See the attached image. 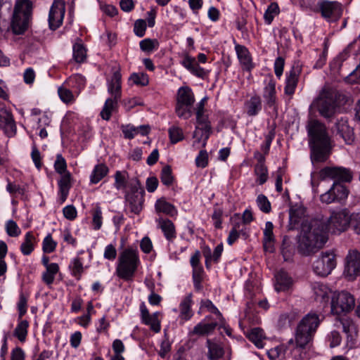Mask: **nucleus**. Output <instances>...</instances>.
I'll use <instances>...</instances> for the list:
<instances>
[{
    "instance_id": "4d7b16f0",
    "label": "nucleus",
    "mask_w": 360,
    "mask_h": 360,
    "mask_svg": "<svg viewBox=\"0 0 360 360\" xmlns=\"http://www.w3.org/2000/svg\"><path fill=\"white\" fill-rule=\"evenodd\" d=\"M130 79L137 85L146 86L148 84V77L143 73H134L131 75Z\"/></svg>"
},
{
    "instance_id": "2f4dec72",
    "label": "nucleus",
    "mask_w": 360,
    "mask_h": 360,
    "mask_svg": "<svg viewBox=\"0 0 360 360\" xmlns=\"http://www.w3.org/2000/svg\"><path fill=\"white\" fill-rule=\"evenodd\" d=\"M247 114L249 116H255L262 109V101L259 96H255L245 103Z\"/></svg>"
},
{
    "instance_id": "c9c22d12",
    "label": "nucleus",
    "mask_w": 360,
    "mask_h": 360,
    "mask_svg": "<svg viewBox=\"0 0 360 360\" xmlns=\"http://www.w3.org/2000/svg\"><path fill=\"white\" fill-rule=\"evenodd\" d=\"M289 214L290 229H296L304 215V210L302 207L291 208Z\"/></svg>"
},
{
    "instance_id": "37998d69",
    "label": "nucleus",
    "mask_w": 360,
    "mask_h": 360,
    "mask_svg": "<svg viewBox=\"0 0 360 360\" xmlns=\"http://www.w3.org/2000/svg\"><path fill=\"white\" fill-rule=\"evenodd\" d=\"M127 173L125 171H117L115 174V187L117 189L125 188L128 187L127 184Z\"/></svg>"
},
{
    "instance_id": "ea45409f",
    "label": "nucleus",
    "mask_w": 360,
    "mask_h": 360,
    "mask_svg": "<svg viewBox=\"0 0 360 360\" xmlns=\"http://www.w3.org/2000/svg\"><path fill=\"white\" fill-rule=\"evenodd\" d=\"M255 172L258 176V182L260 185L264 184L268 178L267 168L264 162L260 160L255 167Z\"/></svg>"
},
{
    "instance_id": "7c9ffc66",
    "label": "nucleus",
    "mask_w": 360,
    "mask_h": 360,
    "mask_svg": "<svg viewBox=\"0 0 360 360\" xmlns=\"http://www.w3.org/2000/svg\"><path fill=\"white\" fill-rule=\"evenodd\" d=\"M108 167L103 163L96 165L90 176L91 184H98L102 179H103L108 173Z\"/></svg>"
},
{
    "instance_id": "39448f33",
    "label": "nucleus",
    "mask_w": 360,
    "mask_h": 360,
    "mask_svg": "<svg viewBox=\"0 0 360 360\" xmlns=\"http://www.w3.org/2000/svg\"><path fill=\"white\" fill-rule=\"evenodd\" d=\"M140 264L139 251L136 248L128 247L119 255L116 274L125 281H131Z\"/></svg>"
},
{
    "instance_id": "6e6d98bb",
    "label": "nucleus",
    "mask_w": 360,
    "mask_h": 360,
    "mask_svg": "<svg viewBox=\"0 0 360 360\" xmlns=\"http://www.w3.org/2000/svg\"><path fill=\"white\" fill-rule=\"evenodd\" d=\"M6 229L7 234L11 237H17L21 233L20 228L13 220L7 221Z\"/></svg>"
},
{
    "instance_id": "7ed1b4c3",
    "label": "nucleus",
    "mask_w": 360,
    "mask_h": 360,
    "mask_svg": "<svg viewBox=\"0 0 360 360\" xmlns=\"http://www.w3.org/2000/svg\"><path fill=\"white\" fill-rule=\"evenodd\" d=\"M319 176L322 181L327 179L336 180L328 191L320 195L321 202L330 204L347 198L348 189L339 181L350 182L352 181V172L350 169L342 167H325L320 170Z\"/></svg>"
},
{
    "instance_id": "a18cd8bd",
    "label": "nucleus",
    "mask_w": 360,
    "mask_h": 360,
    "mask_svg": "<svg viewBox=\"0 0 360 360\" xmlns=\"http://www.w3.org/2000/svg\"><path fill=\"white\" fill-rule=\"evenodd\" d=\"M160 179L162 183L165 186H170L173 183L174 177L172 173L171 167L169 165L165 166L161 171Z\"/></svg>"
},
{
    "instance_id": "c756f323",
    "label": "nucleus",
    "mask_w": 360,
    "mask_h": 360,
    "mask_svg": "<svg viewBox=\"0 0 360 360\" xmlns=\"http://www.w3.org/2000/svg\"><path fill=\"white\" fill-rule=\"evenodd\" d=\"M217 326L218 323L217 322H212L209 323L200 322L193 328L191 334L200 336L207 335L212 333Z\"/></svg>"
},
{
    "instance_id": "cd10ccee",
    "label": "nucleus",
    "mask_w": 360,
    "mask_h": 360,
    "mask_svg": "<svg viewBox=\"0 0 360 360\" xmlns=\"http://www.w3.org/2000/svg\"><path fill=\"white\" fill-rule=\"evenodd\" d=\"M108 91L115 98L121 97V74L119 71L114 72L111 82L108 86Z\"/></svg>"
},
{
    "instance_id": "5701e85b",
    "label": "nucleus",
    "mask_w": 360,
    "mask_h": 360,
    "mask_svg": "<svg viewBox=\"0 0 360 360\" xmlns=\"http://www.w3.org/2000/svg\"><path fill=\"white\" fill-rule=\"evenodd\" d=\"M300 73V69L297 68H292L289 72L286 77L285 94L292 96L295 93V88L297 85L298 77Z\"/></svg>"
},
{
    "instance_id": "4c0bfd02",
    "label": "nucleus",
    "mask_w": 360,
    "mask_h": 360,
    "mask_svg": "<svg viewBox=\"0 0 360 360\" xmlns=\"http://www.w3.org/2000/svg\"><path fill=\"white\" fill-rule=\"evenodd\" d=\"M34 236L32 233L29 231L25 234V241L21 244L20 250L25 255H29L34 250L33 240Z\"/></svg>"
},
{
    "instance_id": "412c9836",
    "label": "nucleus",
    "mask_w": 360,
    "mask_h": 360,
    "mask_svg": "<svg viewBox=\"0 0 360 360\" xmlns=\"http://www.w3.org/2000/svg\"><path fill=\"white\" fill-rule=\"evenodd\" d=\"M158 226L164 233L165 238L169 243L173 242L176 238V232L174 223L168 219L160 218L158 220Z\"/></svg>"
},
{
    "instance_id": "473e14b6",
    "label": "nucleus",
    "mask_w": 360,
    "mask_h": 360,
    "mask_svg": "<svg viewBox=\"0 0 360 360\" xmlns=\"http://www.w3.org/2000/svg\"><path fill=\"white\" fill-rule=\"evenodd\" d=\"M155 207L158 212H162L170 217H173L177 214V211L174 206L167 202L163 198L158 200L155 202Z\"/></svg>"
},
{
    "instance_id": "58836bf2",
    "label": "nucleus",
    "mask_w": 360,
    "mask_h": 360,
    "mask_svg": "<svg viewBox=\"0 0 360 360\" xmlns=\"http://www.w3.org/2000/svg\"><path fill=\"white\" fill-rule=\"evenodd\" d=\"M297 313L295 311L281 314L278 320V326L283 328L290 326L291 323L297 319Z\"/></svg>"
},
{
    "instance_id": "b1692460",
    "label": "nucleus",
    "mask_w": 360,
    "mask_h": 360,
    "mask_svg": "<svg viewBox=\"0 0 360 360\" xmlns=\"http://www.w3.org/2000/svg\"><path fill=\"white\" fill-rule=\"evenodd\" d=\"M235 49L238 58L240 63L244 66V68L247 70H250L253 68V65L248 49L244 46L237 44L235 46Z\"/></svg>"
},
{
    "instance_id": "49530a36",
    "label": "nucleus",
    "mask_w": 360,
    "mask_h": 360,
    "mask_svg": "<svg viewBox=\"0 0 360 360\" xmlns=\"http://www.w3.org/2000/svg\"><path fill=\"white\" fill-rule=\"evenodd\" d=\"M92 224L95 230H99L102 226V211L98 205H96L92 212Z\"/></svg>"
},
{
    "instance_id": "338daca9",
    "label": "nucleus",
    "mask_w": 360,
    "mask_h": 360,
    "mask_svg": "<svg viewBox=\"0 0 360 360\" xmlns=\"http://www.w3.org/2000/svg\"><path fill=\"white\" fill-rule=\"evenodd\" d=\"M200 257L201 254L199 250H196L191 257V265L193 269H202V266L200 265Z\"/></svg>"
},
{
    "instance_id": "9b49d317",
    "label": "nucleus",
    "mask_w": 360,
    "mask_h": 360,
    "mask_svg": "<svg viewBox=\"0 0 360 360\" xmlns=\"http://www.w3.org/2000/svg\"><path fill=\"white\" fill-rule=\"evenodd\" d=\"M196 120L197 126L193 133V138L195 140L193 141V146L198 147V145L202 142V147H205L212 133L211 124L205 112H196Z\"/></svg>"
},
{
    "instance_id": "1a4fd4ad",
    "label": "nucleus",
    "mask_w": 360,
    "mask_h": 360,
    "mask_svg": "<svg viewBox=\"0 0 360 360\" xmlns=\"http://www.w3.org/2000/svg\"><path fill=\"white\" fill-rule=\"evenodd\" d=\"M337 92L330 88H324L313 105L320 115L325 118L332 117L335 111V100Z\"/></svg>"
},
{
    "instance_id": "13d9d810",
    "label": "nucleus",
    "mask_w": 360,
    "mask_h": 360,
    "mask_svg": "<svg viewBox=\"0 0 360 360\" xmlns=\"http://www.w3.org/2000/svg\"><path fill=\"white\" fill-rule=\"evenodd\" d=\"M146 30V22L144 20H137L134 23V32L135 34L139 37H142L145 34Z\"/></svg>"
},
{
    "instance_id": "6ab92c4d",
    "label": "nucleus",
    "mask_w": 360,
    "mask_h": 360,
    "mask_svg": "<svg viewBox=\"0 0 360 360\" xmlns=\"http://www.w3.org/2000/svg\"><path fill=\"white\" fill-rule=\"evenodd\" d=\"M337 134L342 137L346 143L350 144L354 139V131L348 124L347 119L341 117L335 124Z\"/></svg>"
},
{
    "instance_id": "f8f14e48",
    "label": "nucleus",
    "mask_w": 360,
    "mask_h": 360,
    "mask_svg": "<svg viewBox=\"0 0 360 360\" xmlns=\"http://www.w3.org/2000/svg\"><path fill=\"white\" fill-rule=\"evenodd\" d=\"M355 305L354 297L346 291H342L333 295L331 301L333 313L340 314L352 310Z\"/></svg>"
},
{
    "instance_id": "a211bd4d",
    "label": "nucleus",
    "mask_w": 360,
    "mask_h": 360,
    "mask_svg": "<svg viewBox=\"0 0 360 360\" xmlns=\"http://www.w3.org/2000/svg\"><path fill=\"white\" fill-rule=\"evenodd\" d=\"M274 288L277 292L288 290L292 285V279L288 272L283 269L279 270L274 276Z\"/></svg>"
},
{
    "instance_id": "bb28decb",
    "label": "nucleus",
    "mask_w": 360,
    "mask_h": 360,
    "mask_svg": "<svg viewBox=\"0 0 360 360\" xmlns=\"http://www.w3.org/2000/svg\"><path fill=\"white\" fill-rule=\"evenodd\" d=\"M192 295L189 294L181 301L180 308V318L184 321L190 319L193 316L191 310Z\"/></svg>"
},
{
    "instance_id": "0e129e2a",
    "label": "nucleus",
    "mask_w": 360,
    "mask_h": 360,
    "mask_svg": "<svg viewBox=\"0 0 360 360\" xmlns=\"http://www.w3.org/2000/svg\"><path fill=\"white\" fill-rule=\"evenodd\" d=\"M103 257L105 259L113 261L117 257V250L115 247L112 245H108L104 251Z\"/></svg>"
},
{
    "instance_id": "864d4df0",
    "label": "nucleus",
    "mask_w": 360,
    "mask_h": 360,
    "mask_svg": "<svg viewBox=\"0 0 360 360\" xmlns=\"http://www.w3.org/2000/svg\"><path fill=\"white\" fill-rule=\"evenodd\" d=\"M58 92L60 98L64 103H72L75 101L74 95L70 89H68L64 86H60L58 88Z\"/></svg>"
},
{
    "instance_id": "4be33fe9",
    "label": "nucleus",
    "mask_w": 360,
    "mask_h": 360,
    "mask_svg": "<svg viewBox=\"0 0 360 360\" xmlns=\"http://www.w3.org/2000/svg\"><path fill=\"white\" fill-rule=\"evenodd\" d=\"M263 96L266 105L276 111V82L273 79H270L264 87Z\"/></svg>"
},
{
    "instance_id": "423d86ee",
    "label": "nucleus",
    "mask_w": 360,
    "mask_h": 360,
    "mask_svg": "<svg viewBox=\"0 0 360 360\" xmlns=\"http://www.w3.org/2000/svg\"><path fill=\"white\" fill-rule=\"evenodd\" d=\"M32 8L30 0L16 1L11 20V28L15 34H21L28 28Z\"/></svg>"
},
{
    "instance_id": "3c124183",
    "label": "nucleus",
    "mask_w": 360,
    "mask_h": 360,
    "mask_svg": "<svg viewBox=\"0 0 360 360\" xmlns=\"http://www.w3.org/2000/svg\"><path fill=\"white\" fill-rule=\"evenodd\" d=\"M169 136L172 143H176L184 138L182 129L178 127H172L169 128Z\"/></svg>"
},
{
    "instance_id": "de8ad7c7",
    "label": "nucleus",
    "mask_w": 360,
    "mask_h": 360,
    "mask_svg": "<svg viewBox=\"0 0 360 360\" xmlns=\"http://www.w3.org/2000/svg\"><path fill=\"white\" fill-rule=\"evenodd\" d=\"M72 275L77 279H79L84 271L83 264L79 258L76 257L70 265Z\"/></svg>"
},
{
    "instance_id": "6e6552de",
    "label": "nucleus",
    "mask_w": 360,
    "mask_h": 360,
    "mask_svg": "<svg viewBox=\"0 0 360 360\" xmlns=\"http://www.w3.org/2000/svg\"><path fill=\"white\" fill-rule=\"evenodd\" d=\"M144 190L138 179L134 178L128 184V190L125 192L126 206L134 214H139L143 208Z\"/></svg>"
},
{
    "instance_id": "dca6fc26",
    "label": "nucleus",
    "mask_w": 360,
    "mask_h": 360,
    "mask_svg": "<svg viewBox=\"0 0 360 360\" xmlns=\"http://www.w3.org/2000/svg\"><path fill=\"white\" fill-rule=\"evenodd\" d=\"M0 128L8 137L15 135L17 128L12 113L6 109H0Z\"/></svg>"
},
{
    "instance_id": "e433bc0d",
    "label": "nucleus",
    "mask_w": 360,
    "mask_h": 360,
    "mask_svg": "<svg viewBox=\"0 0 360 360\" xmlns=\"http://www.w3.org/2000/svg\"><path fill=\"white\" fill-rule=\"evenodd\" d=\"M86 57V51L84 45L81 43V39H77V41L73 45V58L77 63H83Z\"/></svg>"
},
{
    "instance_id": "ddd939ff",
    "label": "nucleus",
    "mask_w": 360,
    "mask_h": 360,
    "mask_svg": "<svg viewBox=\"0 0 360 360\" xmlns=\"http://www.w3.org/2000/svg\"><path fill=\"white\" fill-rule=\"evenodd\" d=\"M65 12V3L64 0H54L49 15V23L51 30L58 28L63 20Z\"/></svg>"
},
{
    "instance_id": "a19ab883",
    "label": "nucleus",
    "mask_w": 360,
    "mask_h": 360,
    "mask_svg": "<svg viewBox=\"0 0 360 360\" xmlns=\"http://www.w3.org/2000/svg\"><path fill=\"white\" fill-rule=\"evenodd\" d=\"M28 322L26 320L21 321L14 330V335L20 342L25 340L27 334Z\"/></svg>"
},
{
    "instance_id": "052dcab7",
    "label": "nucleus",
    "mask_w": 360,
    "mask_h": 360,
    "mask_svg": "<svg viewBox=\"0 0 360 360\" xmlns=\"http://www.w3.org/2000/svg\"><path fill=\"white\" fill-rule=\"evenodd\" d=\"M223 211L219 207H216L212 214V219L214 221V225L216 229L221 228V217Z\"/></svg>"
},
{
    "instance_id": "393cba45",
    "label": "nucleus",
    "mask_w": 360,
    "mask_h": 360,
    "mask_svg": "<svg viewBox=\"0 0 360 360\" xmlns=\"http://www.w3.org/2000/svg\"><path fill=\"white\" fill-rule=\"evenodd\" d=\"M58 186L60 199L63 203L66 200L69 190L71 188V174L70 172L61 175V178L58 181Z\"/></svg>"
},
{
    "instance_id": "c85d7f7f",
    "label": "nucleus",
    "mask_w": 360,
    "mask_h": 360,
    "mask_svg": "<svg viewBox=\"0 0 360 360\" xmlns=\"http://www.w3.org/2000/svg\"><path fill=\"white\" fill-rule=\"evenodd\" d=\"M208 356L211 360H217L223 356L224 354L222 345L217 342L207 340Z\"/></svg>"
},
{
    "instance_id": "2eb2a0df",
    "label": "nucleus",
    "mask_w": 360,
    "mask_h": 360,
    "mask_svg": "<svg viewBox=\"0 0 360 360\" xmlns=\"http://www.w3.org/2000/svg\"><path fill=\"white\" fill-rule=\"evenodd\" d=\"M321 15L324 18L336 20L342 13V5L338 1H324L319 4Z\"/></svg>"
},
{
    "instance_id": "a878e982",
    "label": "nucleus",
    "mask_w": 360,
    "mask_h": 360,
    "mask_svg": "<svg viewBox=\"0 0 360 360\" xmlns=\"http://www.w3.org/2000/svg\"><path fill=\"white\" fill-rule=\"evenodd\" d=\"M247 338L255 345L261 349L264 347V340L266 339L264 331L259 328H254L247 334Z\"/></svg>"
},
{
    "instance_id": "f03ea898",
    "label": "nucleus",
    "mask_w": 360,
    "mask_h": 360,
    "mask_svg": "<svg viewBox=\"0 0 360 360\" xmlns=\"http://www.w3.org/2000/svg\"><path fill=\"white\" fill-rule=\"evenodd\" d=\"M307 130L311 162L314 164L326 162L331 153L333 147L326 127L320 121L311 119L307 122Z\"/></svg>"
},
{
    "instance_id": "f257e3e1",
    "label": "nucleus",
    "mask_w": 360,
    "mask_h": 360,
    "mask_svg": "<svg viewBox=\"0 0 360 360\" xmlns=\"http://www.w3.org/2000/svg\"><path fill=\"white\" fill-rule=\"evenodd\" d=\"M350 212L346 209L332 210L326 220L314 219L302 224V232L299 238L297 250L309 256L323 248L328 240V232L340 234L350 226Z\"/></svg>"
},
{
    "instance_id": "5fc2aeb1",
    "label": "nucleus",
    "mask_w": 360,
    "mask_h": 360,
    "mask_svg": "<svg viewBox=\"0 0 360 360\" xmlns=\"http://www.w3.org/2000/svg\"><path fill=\"white\" fill-rule=\"evenodd\" d=\"M57 243L55 242L51 234H48L43 240L42 250L45 253L53 252L56 248Z\"/></svg>"
},
{
    "instance_id": "680f3d73",
    "label": "nucleus",
    "mask_w": 360,
    "mask_h": 360,
    "mask_svg": "<svg viewBox=\"0 0 360 360\" xmlns=\"http://www.w3.org/2000/svg\"><path fill=\"white\" fill-rule=\"evenodd\" d=\"M350 226L356 233L360 234V212L350 214Z\"/></svg>"
},
{
    "instance_id": "69168bd1",
    "label": "nucleus",
    "mask_w": 360,
    "mask_h": 360,
    "mask_svg": "<svg viewBox=\"0 0 360 360\" xmlns=\"http://www.w3.org/2000/svg\"><path fill=\"white\" fill-rule=\"evenodd\" d=\"M64 217L69 220H74L77 217V210L73 205H68L63 210Z\"/></svg>"
},
{
    "instance_id": "72a5a7b5",
    "label": "nucleus",
    "mask_w": 360,
    "mask_h": 360,
    "mask_svg": "<svg viewBox=\"0 0 360 360\" xmlns=\"http://www.w3.org/2000/svg\"><path fill=\"white\" fill-rule=\"evenodd\" d=\"M119 98H108L105 101L104 106L101 112V116L102 119L105 120H109L111 117L112 112L117 108V101Z\"/></svg>"
},
{
    "instance_id": "774afa93",
    "label": "nucleus",
    "mask_w": 360,
    "mask_h": 360,
    "mask_svg": "<svg viewBox=\"0 0 360 360\" xmlns=\"http://www.w3.org/2000/svg\"><path fill=\"white\" fill-rule=\"evenodd\" d=\"M31 156L36 167L38 169H40V168L41 167V155L36 146L32 147Z\"/></svg>"
},
{
    "instance_id": "9d476101",
    "label": "nucleus",
    "mask_w": 360,
    "mask_h": 360,
    "mask_svg": "<svg viewBox=\"0 0 360 360\" xmlns=\"http://www.w3.org/2000/svg\"><path fill=\"white\" fill-rule=\"evenodd\" d=\"M337 265L336 255L333 250L321 252L313 263L314 273L320 276H328Z\"/></svg>"
},
{
    "instance_id": "4468645a",
    "label": "nucleus",
    "mask_w": 360,
    "mask_h": 360,
    "mask_svg": "<svg viewBox=\"0 0 360 360\" xmlns=\"http://www.w3.org/2000/svg\"><path fill=\"white\" fill-rule=\"evenodd\" d=\"M360 272V254L356 250H349L346 257L344 275L353 280Z\"/></svg>"
},
{
    "instance_id": "0eeeda50",
    "label": "nucleus",
    "mask_w": 360,
    "mask_h": 360,
    "mask_svg": "<svg viewBox=\"0 0 360 360\" xmlns=\"http://www.w3.org/2000/svg\"><path fill=\"white\" fill-rule=\"evenodd\" d=\"M195 96L192 89L188 86H181L178 89L175 112L179 118L189 119L193 115V105Z\"/></svg>"
},
{
    "instance_id": "09e8293b",
    "label": "nucleus",
    "mask_w": 360,
    "mask_h": 360,
    "mask_svg": "<svg viewBox=\"0 0 360 360\" xmlns=\"http://www.w3.org/2000/svg\"><path fill=\"white\" fill-rule=\"evenodd\" d=\"M159 43L156 39H145L140 41V48L143 51L151 52L158 49Z\"/></svg>"
},
{
    "instance_id": "aec40b11",
    "label": "nucleus",
    "mask_w": 360,
    "mask_h": 360,
    "mask_svg": "<svg viewBox=\"0 0 360 360\" xmlns=\"http://www.w3.org/2000/svg\"><path fill=\"white\" fill-rule=\"evenodd\" d=\"M335 325L338 328H342L343 332L347 335V341L352 342L357 335L356 326L354 322L347 318H342Z\"/></svg>"
},
{
    "instance_id": "bf43d9fd",
    "label": "nucleus",
    "mask_w": 360,
    "mask_h": 360,
    "mask_svg": "<svg viewBox=\"0 0 360 360\" xmlns=\"http://www.w3.org/2000/svg\"><path fill=\"white\" fill-rule=\"evenodd\" d=\"M196 165L198 167L204 168L208 164V154L206 150H202L195 159Z\"/></svg>"
},
{
    "instance_id": "8fccbe9b",
    "label": "nucleus",
    "mask_w": 360,
    "mask_h": 360,
    "mask_svg": "<svg viewBox=\"0 0 360 360\" xmlns=\"http://www.w3.org/2000/svg\"><path fill=\"white\" fill-rule=\"evenodd\" d=\"M257 204L259 210L264 213H269L271 210V203L269 200L263 194H259L257 196Z\"/></svg>"
},
{
    "instance_id": "c03bdc74",
    "label": "nucleus",
    "mask_w": 360,
    "mask_h": 360,
    "mask_svg": "<svg viewBox=\"0 0 360 360\" xmlns=\"http://www.w3.org/2000/svg\"><path fill=\"white\" fill-rule=\"evenodd\" d=\"M203 307L206 308L210 312L217 315L219 321H220L221 324L224 323V319L222 316V314L220 313L218 309L213 304L212 301H210V300H202L200 302V308L202 309Z\"/></svg>"
},
{
    "instance_id": "f3484780",
    "label": "nucleus",
    "mask_w": 360,
    "mask_h": 360,
    "mask_svg": "<svg viewBox=\"0 0 360 360\" xmlns=\"http://www.w3.org/2000/svg\"><path fill=\"white\" fill-rule=\"evenodd\" d=\"M141 318L142 322L149 326L150 329L155 333H158L160 330V322L158 320V312L150 314L146 306L143 302L140 305Z\"/></svg>"
},
{
    "instance_id": "603ef678",
    "label": "nucleus",
    "mask_w": 360,
    "mask_h": 360,
    "mask_svg": "<svg viewBox=\"0 0 360 360\" xmlns=\"http://www.w3.org/2000/svg\"><path fill=\"white\" fill-rule=\"evenodd\" d=\"M54 169L60 175L64 174L67 171V164L65 158L60 154H58L54 163Z\"/></svg>"
},
{
    "instance_id": "20e7f679",
    "label": "nucleus",
    "mask_w": 360,
    "mask_h": 360,
    "mask_svg": "<svg viewBox=\"0 0 360 360\" xmlns=\"http://www.w3.org/2000/svg\"><path fill=\"white\" fill-rule=\"evenodd\" d=\"M321 322V319L317 314L310 312L306 314L297 323L294 338L288 341V345L300 351L309 349Z\"/></svg>"
},
{
    "instance_id": "f704fd0d",
    "label": "nucleus",
    "mask_w": 360,
    "mask_h": 360,
    "mask_svg": "<svg viewBox=\"0 0 360 360\" xmlns=\"http://www.w3.org/2000/svg\"><path fill=\"white\" fill-rule=\"evenodd\" d=\"M59 271V266L56 263H51L50 266L46 268V271L42 274V281L47 285L53 283L55 276Z\"/></svg>"
},
{
    "instance_id": "79ce46f5",
    "label": "nucleus",
    "mask_w": 360,
    "mask_h": 360,
    "mask_svg": "<svg viewBox=\"0 0 360 360\" xmlns=\"http://www.w3.org/2000/svg\"><path fill=\"white\" fill-rule=\"evenodd\" d=\"M279 13V7L275 2L271 3L264 13V18L265 22L269 25L273 21L274 16Z\"/></svg>"
},
{
    "instance_id": "e2e57ef3",
    "label": "nucleus",
    "mask_w": 360,
    "mask_h": 360,
    "mask_svg": "<svg viewBox=\"0 0 360 360\" xmlns=\"http://www.w3.org/2000/svg\"><path fill=\"white\" fill-rule=\"evenodd\" d=\"M328 340L330 342V347L338 346L341 342V336L339 332L336 330L332 331L328 336Z\"/></svg>"
}]
</instances>
